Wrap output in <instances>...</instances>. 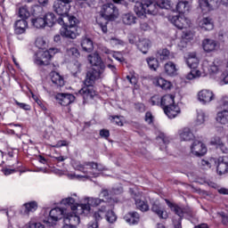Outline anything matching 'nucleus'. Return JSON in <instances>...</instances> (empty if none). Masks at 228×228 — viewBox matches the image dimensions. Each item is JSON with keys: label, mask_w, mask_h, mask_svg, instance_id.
Listing matches in <instances>:
<instances>
[{"label": "nucleus", "mask_w": 228, "mask_h": 228, "mask_svg": "<svg viewBox=\"0 0 228 228\" xmlns=\"http://www.w3.org/2000/svg\"><path fill=\"white\" fill-rule=\"evenodd\" d=\"M61 204L67 206L66 212L64 214V224L66 225H69V227H76V225H79L81 219L79 218V215L85 214H78L77 209H79V204L76 202L74 198H66L61 200Z\"/></svg>", "instance_id": "1"}, {"label": "nucleus", "mask_w": 228, "mask_h": 228, "mask_svg": "<svg viewBox=\"0 0 228 228\" xmlns=\"http://www.w3.org/2000/svg\"><path fill=\"white\" fill-rule=\"evenodd\" d=\"M211 79H215L221 86L228 85V73L222 71V65L218 61H214L208 68Z\"/></svg>", "instance_id": "2"}, {"label": "nucleus", "mask_w": 228, "mask_h": 228, "mask_svg": "<svg viewBox=\"0 0 228 228\" xmlns=\"http://www.w3.org/2000/svg\"><path fill=\"white\" fill-rule=\"evenodd\" d=\"M77 168L79 170V172L86 174L85 175H77V177H85L86 179H90V175H93L94 177H97V175H99V174L94 173L92 170H96V172H102V170H104V166L95 162H85L84 164H78Z\"/></svg>", "instance_id": "3"}, {"label": "nucleus", "mask_w": 228, "mask_h": 228, "mask_svg": "<svg viewBox=\"0 0 228 228\" xmlns=\"http://www.w3.org/2000/svg\"><path fill=\"white\" fill-rule=\"evenodd\" d=\"M58 53V49L50 48L44 52H38L34 58V63L39 67H45L51 63V60L54 54Z\"/></svg>", "instance_id": "4"}, {"label": "nucleus", "mask_w": 228, "mask_h": 228, "mask_svg": "<svg viewBox=\"0 0 228 228\" xmlns=\"http://www.w3.org/2000/svg\"><path fill=\"white\" fill-rule=\"evenodd\" d=\"M186 63L188 67L191 69L186 77L187 79H196V77H200L202 76L200 70L197 69L199 67V58H197V54L195 53L188 54Z\"/></svg>", "instance_id": "5"}, {"label": "nucleus", "mask_w": 228, "mask_h": 228, "mask_svg": "<svg viewBox=\"0 0 228 228\" xmlns=\"http://www.w3.org/2000/svg\"><path fill=\"white\" fill-rule=\"evenodd\" d=\"M86 200H87V204H78L79 208H77V214L84 215V216L90 215L92 209L90 206L97 208V206H101L104 202V200L99 198H86Z\"/></svg>", "instance_id": "6"}, {"label": "nucleus", "mask_w": 228, "mask_h": 228, "mask_svg": "<svg viewBox=\"0 0 228 228\" xmlns=\"http://www.w3.org/2000/svg\"><path fill=\"white\" fill-rule=\"evenodd\" d=\"M101 15L106 20H115L118 19V8L112 3L105 4L102 6Z\"/></svg>", "instance_id": "7"}, {"label": "nucleus", "mask_w": 228, "mask_h": 228, "mask_svg": "<svg viewBox=\"0 0 228 228\" xmlns=\"http://www.w3.org/2000/svg\"><path fill=\"white\" fill-rule=\"evenodd\" d=\"M94 216L96 222H100L102 218H106L109 224H114V222H117V215H115V212H113V210L106 209V207L104 206L101 207L98 211L94 212Z\"/></svg>", "instance_id": "8"}, {"label": "nucleus", "mask_w": 228, "mask_h": 228, "mask_svg": "<svg viewBox=\"0 0 228 228\" xmlns=\"http://www.w3.org/2000/svg\"><path fill=\"white\" fill-rule=\"evenodd\" d=\"M103 72L104 69L97 67H93L87 71L84 85L86 86H94V83H95L97 79H101V76H102Z\"/></svg>", "instance_id": "9"}, {"label": "nucleus", "mask_w": 228, "mask_h": 228, "mask_svg": "<svg viewBox=\"0 0 228 228\" xmlns=\"http://www.w3.org/2000/svg\"><path fill=\"white\" fill-rule=\"evenodd\" d=\"M169 20L177 29H186L191 26V21L184 16H169Z\"/></svg>", "instance_id": "10"}, {"label": "nucleus", "mask_w": 228, "mask_h": 228, "mask_svg": "<svg viewBox=\"0 0 228 228\" xmlns=\"http://www.w3.org/2000/svg\"><path fill=\"white\" fill-rule=\"evenodd\" d=\"M67 212V208H53L49 213V218L47 221L45 220L46 224L49 225H53V222H58V220H65V213Z\"/></svg>", "instance_id": "11"}, {"label": "nucleus", "mask_w": 228, "mask_h": 228, "mask_svg": "<svg viewBox=\"0 0 228 228\" xmlns=\"http://www.w3.org/2000/svg\"><path fill=\"white\" fill-rule=\"evenodd\" d=\"M130 193L133 199H134L135 200V206L137 209H139L142 213H146V211H149V203L140 199V192L133 189H130Z\"/></svg>", "instance_id": "12"}, {"label": "nucleus", "mask_w": 228, "mask_h": 228, "mask_svg": "<svg viewBox=\"0 0 228 228\" xmlns=\"http://www.w3.org/2000/svg\"><path fill=\"white\" fill-rule=\"evenodd\" d=\"M173 210L176 215L173 219L175 228H183V226L181 225V222L183 220V216H184V215L188 213V210L179 206H173Z\"/></svg>", "instance_id": "13"}, {"label": "nucleus", "mask_w": 228, "mask_h": 228, "mask_svg": "<svg viewBox=\"0 0 228 228\" xmlns=\"http://www.w3.org/2000/svg\"><path fill=\"white\" fill-rule=\"evenodd\" d=\"M191 152L193 156H197V158H200V156H204L206 152H208V148H206V144L200 141H194L192 145L191 146Z\"/></svg>", "instance_id": "14"}, {"label": "nucleus", "mask_w": 228, "mask_h": 228, "mask_svg": "<svg viewBox=\"0 0 228 228\" xmlns=\"http://www.w3.org/2000/svg\"><path fill=\"white\" fill-rule=\"evenodd\" d=\"M53 9L58 15H69L70 4H65L60 0H55L53 4Z\"/></svg>", "instance_id": "15"}, {"label": "nucleus", "mask_w": 228, "mask_h": 228, "mask_svg": "<svg viewBox=\"0 0 228 228\" xmlns=\"http://www.w3.org/2000/svg\"><path fill=\"white\" fill-rule=\"evenodd\" d=\"M198 101L201 104H209L211 101H215V93L209 89H203L198 93Z\"/></svg>", "instance_id": "16"}, {"label": "nucleus", "mask_w": 228, "mask_h": 228, "mask_svg": "<svg viewBox=\"0 0 228 228\" xmlns=\"http://www.w3.org/2000/svg\"><path fill=\"white\" fill-rule=\"evenodd\" d=\"M199 4L202 12L207 13V12L216 10L220 6V2L218 0H199Z\"/></svg>", "instance_id": "17"}, {"label": "nucleus", "mask_w": 228, "mask_h": 228, "mask_svg": "<svg viewBox=\"0 0 228 228\" xmlns=\"http://www.w3.org/2000/svg\"><path fill=\"white\" fill-rule=\"evenodd\" d=\"M61 35L65 37V38L74 40L79 37V29L77 27L65 26L61 28Z\"/></svg>", "instance_id": "18"}, {"label": "nucleus", "mask_w": 228, "mask_h": 228, "mask_svg": "<svg viewBox=\"0 0 228 228\" xmlns=\"http://www.w3.org/2000/svg\"><path fill=\"white\" fill-rule=\"evenodd\" d=\"M55 99L61 106H69V104H72V102L76 101V97L73 94L63 93L58 94Z\"/></svg>", "instance_id": "19"}, {"label": "nucleus", "mask_w": 228, "mask_h": 228, "mask_svg": "<svg viewBox=\"0 0 228 228\" xmlns=\"http://www.w3.org/2000/svg\"><path fill=\"white\" fill-rule=\"evenodd\" d=\"M217 163L216 170L219 174V175H224V174H227L228 172V157H219L217 159Z\"/></svg>", "instance_id": "20"}, {"label": "nucleus", "mask_w": 228, "mask_h": 228, "mask_svg": "<svg viewBox=\"0 0 228 228\" xmlns=\"http://www.w3.org/2000/svg\"><path fill=\"white\" fill-rule=\"evenodd\" d=\"M87 60L89 63L93 65V67H97L98 69H102V70L106 69V66H104V63L102 62L101 56H99V53L88 55Z\"/></svg>", "instance_id": "21"}, {"label": "nucleus", "mask_w": 228, "mask_h": 228, "mask_svg": "<svg viewBox=\"0 0 228 228\" xmlns=\"http://www.w3.org/2000/svg\"><path fill=\"white\" fill-rule=\"evenodd\" d=\"M78 95H82L84 101H88L89 99H94L95 91H94L92 86H86L78 91Z\"/></svg>", "instance_id": "22"}, {"label": "nucleus", "mask_w": 228, "mask_h": 228, "mask_svg": "<svg viewBox=\"0 0 228 228\" xmlns=\"http://www.w3.org/2000/svg\"><path fill=\"white\" fill-rule=\"evenodd\" d=\"M143 4L146 6V13H150V15H156L158 13L159 5L154 0H143Z\"/></svg>", "instance_id": "23"}, {"label": "nucleus", "mask_w": 228, "mask_h": 228, "mask_svg": "<svg viewBox=\"0 0 228 228\" xmlns=\"http://www.w3.org/2000/svg\"><path fill=\"white\" fill-rule=\"evenodd\" d=\"M179 136L182 142H191V140L195 139L193 132H191V129H190L189 127H184L182 130H180Z\"/></svg>", "instance_id": "24"}, {"label": "nucleus", "mask_w": 228, "mask_h": 228, "mask_svg": "<svg viewBox=\"0 0 228 228\" xmlns=\"http://www.w3.org/2000/svg\"><path fill=\"white\" fill-rule=\"evenodd\" d=\"M151 211L155 213V215L159 216V218H162L163 220H167L168 218V214H167V211L163 208H161V205L158 202H154L151 206Z\"/></svg>", "instance_id": "25"}, {"label": "nucleus", "mask_w": 228, "mask_h": 228, "mask_svg": "<svg viewBox=\"0 0 228 228\" xmlns=\"http://www.w3.org/2000/svg\"><path fill=\"white\" fill-rule=\"evenodd\" d=\"M202 47L206 53H213L218 47V43L213 39H204L202 42Z\"/></svg>", "instance_id": "26"}, {"label": "nucleus", "mask_w": 228, "mask_h": 228, "mask_svg": "<svg viewBox=\"0 0 228 228\" xmlns=\"http://www.w3.org/2000/svg\"><path fill=\"white\" fill-rule=\"evenodd\" d=\"M164 113H166V115H167V117H168V118H175V117L179 113H181V109L179 108V106H177V105H175V103H174L170 107L164 108Z\"/></svg>", "instance_id": "27"}, {"label": "nucleus", "mask_w": 228, "mask_h": 228, "mask_svg": "<svg viewBox=\"0 0 228 228\" xmlns=\"http://www.w3.org/2000/svg\"><path fill=\"white\" fill-rule=\"evenodd\" d=\"M124 220L130 225H135L140 222V214L138 212H129L124 216Z\"/></svg>", "instance_id": "28"}, {"label": "nucleus", "mask_w": 228, "mask_h": 228, "mask_svg": "<svg viewBox=\"0 0 228 228\" xmlns=\"http://www.w3.org/2000/svg\"><path fill=\"white\" fill-rule=\"evenodd\" d=\"M175 97L172 94H166L160 100V106L165 110V108H170L172 105L175 104Z\"/></svg>", "instance_id": "29"}, {"label": "nucleus", "mask_w": 228, "mask_h": 228, "mask_svg": "<svg viewBox=\"0 0 228 228\" xmlns=\"http://www.w3.org/2000/svg\"><path fill=\"white\" fill-rule=\"evenodd\" d=\"M50 77L53 85L55 86H63V85H65L63 77H61V74L56 71H52L50 73Z\"/></svg>", "instance_id": "30"}, {"label": "nucleus", "mask_w": 228, "mask_h": 228, "mask_svg": "<svg viewBox=\"0 0 228 228\" xmlns=\"http://www.w3.org/2000/svg\"><path fill=\"white\" fill-rule=\"evenodd\" d=\"M224 110L217 113L216 122L225 126L228 124V106L224 107L223 105Z\"/></svg>", "instance_id": "31"}, {"label": "nucleus", "mask_w": 228, "mask_h": 228, "mask_svg": "<svg viewBox=\"0 0 228 228\" xmlns=\"http://www.w3.org/2000/svg\"><path fill=\"white\" fill-rule=\"evenodd\" d=\"M121 20L125 26H133L138 20V18L133 12H126L122 15Z\"/></svg>", "instance_id": "32"}, {"label": "nucleus", "mask_w": 228, "mask_h": 228, "mask_svg": "<svg viewBox=\"0 0 228 228\" xmlns=\"http://www.w3.org/2000/svg\"><path fill=\"white\" fill-rule=\"evenodd\" d=\"M153 85L159 86L162 90H170L172 88V84L163 77L153 78Z\"/></svg>", "instance_id": "33"}, {"label": "nucleus", "mask_w": 228, "mask_h": 228, "mask_svg": "<svg viewBox=\"0 0 228 228\" xmlns=\"http://www.w3.org/2000/svg\"><path fill=\"white\" fill-rule=\"evenodd\" d=\"M199 26L200 28H201V29H204L205 31H211V29L215 28V25L213 24V19L209 17L200 20L199 22Z\"/></svg>", "instance_id": "34"}, {"label": "nucleus", "mask_w": 228, "mask_h": 228, "mask_svg": "<svg viewBox=\"0 0 228 228\" xmlns=\"http://www.w3.org/2000/svg\"><path fill=\"white\" fill-rule=\"evenodd\" d=\"M26 28H28V21L26 20H18L15 22V34L22 35L26 32Z\"/></svg>", "instance_id": "35"}, {"label": "nucleus", "mask_w": 228, "mask_h": 228, "mask_svg": "<svg viewBox=\"0 0 228 228\" xmlns=\"http://www.w3.org/2000/svg\"><path fill=\"white\" fill-rule=\"evenodd\" d=\"M164 70L167 76H177V66L173 61L167 62Z\"/></svg>", "instance_id": "36"}, {"label": "nucleus", "mask_w": 228, "mask_h": 228, "mask_svg": "<svg viewBox=\"0 0 228 228\" xmlns=\"http://www.w3.org/2000/svg\"><path fill=\"white\" fill-rule=\"evenodd\" d=\"M134 11L138 15V17H143L147 13V7L145 4H143V0L142 2H137L134 7Z\"/></svg>", "instance_id": "37"}, {"label": "nucleus", "mask_w": 228, "mask_h": 228, "mask_svg": "<svg viewBox=\"0 0 228 228\" xmlns=\"http://www.w3.org/2000/svg\"><path fill=\"white\" fill-rule=\"evenodd\" d=\"M81 47L86 53H92V51H94V42L88 37H83Z\"/></svg>", "instance_id": "38"}, {"label": "nucleus", "mask_w": 228, "mask_h": 228, "mask_svg": "<svg viewBox=\"0 0 228 228\" xmlns=\"http://www.w3.org/2000/svg\"><path fill=\"white\" fill-rule=\"evenodd\" d=\"M45 20V25L48 26V28H53L54 24H56V15L53 12H47L43 18Z\"/></svg>", "instance_id": "39"}, {"label": "nucleus", "mask_w": 228, "mask_h": 228, "mask_svg": "<svg viewBox=\"0 0 228 228\" xmlns=\"http://www.w3.org/2000/svg\"><path fill=\"white\" fill-rule=\"evenodd\" d=\"M137 47L143 54H147V52L151 47V41L145 38L140 39L139 43L137 44Z\"/></svg>", "instance_id": "40"}, {"label": "nucleus", "mask_w": 228, "mask_h": 228, "mask_svg": "<svg viewBox=\"0 0 228 228\" xmlns=\"http://www.w3.org/2000/svg\"><path fill=\"white\" fill-rule=\"evenodd\" d=\"M176 12H178V13H186V12H190V5L188 4V2H179L176 4Z\"/></svg>", "instance_id": "41"}, {"label": "nucleus", "mask_w": 228, "mask_h": 228, "mask_svg": "<svg viewBox=\"0 0 228 228\" xmlns=\"http://www.w3.org/2000/svg\"><path fill=\"white\" fill-rule=\"evenodd\" d=\"M25 213L26 215H29V213H35V210L38 208V205L36 201L28 202L24 204Z\"/></svg>", "instance_id": "42"}, {"label": "nucleus", "mask_w": 228, "mask_h": 228, "mask_svg": "<svg viewBox=\"0 0 228 228\" xmlns=\"http://www.w3.org/2000/svg\"><path fill=\"white\" fill-rule=\"evenodd\" d=\"M31 22L34 28H37V29L45 28V20H44V18L32 19Z\"/></svg>", "instance_id": "43"}, {"label": "nucleus", "mask_w": 228, "mask_h": 228, "mask_svg": "<svg viewBox=\"0 0 228 228\" xmlns=\"http://www.w3.org/2000/svg\"><path fill=\"white\" fill-rule=\"evenodd\" d=\"M151 70H158V67H159V61H158V59L154 57L148 58L146 60Z\"/></svg>", "instance_id": "44"}, {"label": "nucleus", "mask_w": 228, "mask_h": 228, "mask_svg": "<svg viewBox=\"0 0 228 228\" xmlns=\"http://www.w3.org/2000/svg\"><path fill=\"white\" fill-rule=\"evenodd\" d=\"M157 58L159 60H169L170 59V51L167 49L159 50L156 54Z\"/></svg>", "instance_id": "45"}, {"label": "nucleus", "mask_w": 228, "mask_h": 228, "mask_svg": "<svg viewBox=\"0 0 228 228\" xmlns=\"http://www.w3.org/2000/svg\"><path fill=\"white\" fill-rule=\"evenodd\" d=\"M66 53L71 58H79L80 56L79 50L77 47L67 48Z\"/></svg>", "instance_id": "46"}, {"label": "nucleus", "mask_w": 228, "mask_h": 228, "mask_svg": "<svg viewBox=\"0 0 228 228\" xmlns=\"http://www.w3.org/2000/svg\"><path fill=\"white\" fill-rule=\"evenodd\" d=\"M29 11L27 7H20L19 9V17H20L21 20H26V19H29Z\"/></svg>", "instance_id": "47"}, {"label": "nucleus", "mask_w": 228, "mask_h": 228, "mask_svg": "<svg viewBox=\"0 0 228 228\" xmlns=\"http://www.w3.org/2000/svg\"><path fill=\"white\" fill-rule=\"evenodd\" d=\"M196 126H202L206 122V113L204 111L200 110L198 112V116L196 118Z\"/></svg>", "instance_id": "48"}, {"label": "nucleus", "mask_w": 228, "mask_h": 228, "mask_svg": "<svg viewBox=\"0 0 228 228\" xmlns=\"http://www.w3.org/2000/svg\"><path fill=\"white\" fill-rule=\"evenodd\" d=\"M159 8L169 10V8H172V1L170 0H159L158 2Z\"/></svg>", "instance_id": "49"}, {"label": "nucleus", "mask_w": 228, "mask_h": 228, "mask_svg": "<svg viewBox=\"0 0 228 228\" xmlns=\"http://www.w3.org/2000/svg\"><path fill=\"white\" fill-rule=\"evenodd\" d=\"M65 19H67V20H69V25H66V26H72L75 28H77V24H79V20H77V18H76V16H66Z\"/></svg>", "instance_id": "50"}, {"label": "nucleus", "mask_w": 228, "mask_h": 228, "mask_svg": "<svg viewBox=\"0 0 228 228\" xmlns=\"http://www.w3.org/2000/svg\"><path fill=\"white\" fill-rule=\"evenodd\" d=\"M45 45H47V43L44 37H39L36 39V47L38 49H45Z\"/></svg>", "instance_id": "51"}, {"label": "nucleus", "mask_w": 228, "mask_h": 228, "mask_svg": "<svg viewBox=\"0 0 228 228\" xmlns=\"http://www.w3.org/2000/svg\"><path fill=\"white\" fill-rule=\"evenodd\" d=\"M213 161H214V163H216V159H210V162L208 160H206V159H201L200 161V165L203 168H211V163H213Z\"/></svg>", "instance_id": "52"}, {"label": "nucleus", "mask_w": 228, "mask_h": 228, "mask_svg": "<svg viewBox=\"0 0 228 228\" xmlns=\"http://www.w3.org/2000/svg\"><path fill=\"white\" fill-rule=\"evenodd\" d=\"M109 44H110V45H112V47H116V45H122L124 44V42H122V40L117 38V37H111L110 39H108Z\"/></svg>", "instance_id": "53"}, {"label": "nucleus", "mask_w": 228, "mask_h": 228, "mask_svg": "<svg viewBox=\"0 0 228 228\" xmlns=\"http://www.w3.org/2000/svg\"><path fill=\"white\" fill-rule=\"evenodd\" d=\"M211 145H216V149L221 146L224 142H222V139L218 136H215L210 141Z\"/></svg>", "instance_id": "54"}, {"label": "nucleus", "mask_w": 228, "mask_h": 228, "mask_svg": "<svg viewBox=\"0 0 228 228\" xmlns=\"http://www.w3.org/2000/svg\"><path fill=\"white\" fill-rule=\"evenodd\" d=\"M27 228H45V226L42 223L29 222Z\"/></svg>", "instance_id": "55"}, {"label": "nucleus", "mask_w": 228, "mask_h": 228, "mask_svg": "<svg viewBox=\"0 0 228 228\" xmlns=\"http://www.w3.org/2000/svg\"><path fill=\"white\" fill-rule=\"evenodd\" d=\"M150 102L152 106H158L159 103L161 104V100L159 99V96L155 95L151 98Z\"/></svg>", "instance_id": "56"}, {"label": "nucleus", "mask_w": 228, "mask_h": 228, "mask_svg": "<svg viewBox=\"0 0 228 228\" xmlns=\"http://www.w3.org/2000/svg\"><path fill=\"white\" fill-rule=\"evenodd\" d=\"M15 104H17V106H19V108H20L21 110H25V111H29V110H31V106L27 103H22L15 101Z\"/></svg>", "instance_id": "57"}, {"label": "nucleus", "mask_w": 228, "mask_h": 228, "mask_svg": "<svg viewBox=\"0 0 228 228\" xmlns=\"http://www.w3.org/2000/svg\"><path fill=\"white\" fill-rule=\"evenodd\" d=\"M111 122L113 124H116V126H124V124L122 123V119H120V117L118 116H112Z\"/></svg>", "instance_id": "58"}, {"label": "nucleus", "mask_w": 228, "mask_h": 228, "mask_svg": "<svg viewBox=\"0 0 228 228\" xmlns=\"http://www.w3.org/2000/svg\"><path fill=\"white\" fill-rule=\"evenodd\" d=\"M32 13L33 15H39V13H42V5H34L32 7Z\"/></svg>", "instance_id": "59"}, {"label": "nucleus", "mask_w": 228, "mask_h": 228, "mask_svg": "<svg viewBox=\"0 0 228 228\" xmlns=\"http://www.w3.org/2000/svg\"><path fill=\"white\" fill-rule=\"evenodd\" d=\"M68 15H69V14L61 15V17H59V18L56 20V22H58V24H60L61 26L66 27L67 25H65V20H67V18H65V17H68Z\"/></svg>", "instance_id": "60"}, {"label": "nucleus", "mask_w": 228, "mask_h": 228, "mask_svg": "<svg viewBox=\"0 0 228 228\" xmlns=\"http://www.w3.org/2000/svg\"><path fill=\"white\" fill-rule=\"evenodd\" d=\"M100 136H102V138H110V130H107V129L100 130Z\"/></svg>", "instance_id": "61"}, {"label": "nucleus", "mask_w": 228, "mask_h": 228, "mask_svg": "<svg viewBox=\"0 0 228 228\" xmlns=\"http://www.w3.org/2000/svg\"><path fill=\"white\" fill-rule=\"evenodd\" d=\"M217 149H220L223 154H228V147L225 143L223 142Z\"/></svg>", "instance_id": "62"}, {"label": "nucleus", "mask_w": 228, "mask_h": 228, "mask_svg": "<svg viewBox=\"0 0 228 228\" xmlns=\"http://www.w3.org/2000/svg\"><path fill=\"white\" fill-rule=\"evenodd\" d=\"M145 121H146L148 124H152V113H151V112H146V114H145Z\"/></svg>", "instance_id": "63"}, {"label": "nucleus", "mask_w": 228, "mask_h": 228, "mask_svg": "<svg viewBox=\"0 0 228 228\" xmlns=\"http://www.w3.org/2000/svg\"><path fill=\"white\" fill-rule=\"evenodd\" d=\"M99 221L95 220L94 222H90L87 224V228H99Z\"/></svg>", "instance_id": "64"}]
</instances>
